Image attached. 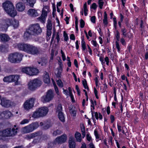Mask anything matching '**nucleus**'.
I'll use <instances>...</instances> for the list:
<instances>
[{
  "label": "nucleus",
  "instance_id": "2f4dec72",
  "mask_svg": "<svg viewBox=\"0 0 148 148\" xmlns=\"http://www.w3.org/2000/svg\"><path fill=\"white\" fill-rule=\"evenodd\" d=\"M13 19H10L9 18H6L4 21V22L6 24L8 27L9 26H11Z\"/></svg>",
  "mask_w": 148,
  "mask_h": 148
},
{
  "label": "nucleus",
  "instance_id": "5fc2aeb1",
  "mask_svg": "<svg viewBox=\"0 0 148 148\" xmlns=\"http://www.w3.org/2000/svg\"><path fill=\"white\" fill-rule=\"evenodd\" d=\"M70 113L72 116H75L76 114V111L74 110H72L70 111Z\"/></svg>",
  "mask_w": 148,
  "mask_h": 148
},
{
  "label": "nucleus",
  "instance_id": "39448f33",
  "mask_svg": "<svg viewBox=\"0 0 148 148\" xmlns=\"http://www.w3.org/2000/svg\"><path fill=\"white\" fill-rule=\"evenodd\" d=\"M28 29L32 34V35L35 36L38 35L42 32L41 28L39 25L38 23L29 25Z\"/></svg>",
  "mask_w": 148,
  "mask_h": 148
},
{
  "label": "nucleus",
  "instance_id": "603ef678",
  "mask_svg": "<svg viewBox=\"0 0 148 148\" xmlns=\"http://www.w3.org/2000/svg\"><path fill=\"white\" fill-rule=\"evenodd\" d=\"M144 26L143 25V20L141 21V23L140 24V28H141V30L142 31H143L144 30Z\"/></svg>",
  "mask_w": 148,
  "mask_h": 148
},
{
  "label": "nucleus",
  "instance_id": "423d86ee",
  "mask_svg": "<svg viewBox=\"0 0 148 148\" xmlns=\"http://www.w3.org/2000/svg\"><path fill=\"white\" fill-rule=\"evenodd\" d=\"M42 82L38 79H35L30 81L28 84L29 89L32 91L35 90L41 84Z\"/></svg>",
  "mask_w": 148,
  "mask_h": 148
},
{
  "label": "nucleus",
  "instance_id": "a878e982",
  "mask_svg": "<svg viewBox=\"0 0 148 148\" xmlns=\"http://www.w3.org/2000/svg\"><path fill=\"white\" fill-rule=\"evenodd\" d=\"M37 137V138L34 139L32 142V143L33 145L37 144L42 142V140L40 136Z\"/></svg>",
  "mask_w": 148,
  "mask_h": 148
},
{
  "label": "nucleus",
  "instance_id": "ea45409f",
  "mask_svg": "<svg viewBox=\"0 0 148 148\" xmlns=\"http://www.w3.org/2000/svg\"><path fill=\"white\" fill-rule=\"evenodd\" d=\"M82 84L84 86V87L85 89H86L88 90H89V88L87 86V81L86 79H84V80L82 81Z\"/></svg>",
  "mask_w": 148,
  "mask_h": 148
},
{
  "label": "nucleus",
  "instance_id": "9b49d317",
  "mask_svg": "<svg viewBox=\"0 0 148 148\" xmlns=\"http://www.w3.org/2000/svg\"><path fill=\"white\" fill-rule=\"evenodd\" d=\"M66 140V134H63L60 136L57 137L53 142V145L61 144L64 143Z\"/></svg>",
  "mask_w": 148,
  "mask_h": 148
},
{
  "label": "nucleus",
  "instance_id": "5701e85b",
  "mask_svg": "<svg viewBox=\"0 0 148 148\" xmlns=\"http://www.w3.org/2000/svg\"><path fill=\"white\" fill-rule=\"evenodd\" d=\"M43 80L45 83L48 84L50 82V77L49 73L46 72V73L43 77Z\"/></svg>",
  "mask_w": 148,
  "mask_h": 148
},
{
  "label": "nucleus",
  "instance_id": "69168bd1",
  "mask_svg": "<svg viewBox=\"0 0 148 148\" xmlns=\"http://www.w3.org/2000/svg\"><path fill=\"white\" fill-rule=\"evenodd\" d=\"M117 128L119 132H120L121 131V130L122 129H123V127H121V126L117 125Z\"/></svg>",
  "mask_w": 148,
  "mask_h": 148
},
{
  "label": "nucleus",
  "instance_id": "ddd939ff",
  "mask_svg": "<svg viewBox=\"0 0 148 148\" xmlns=\"http://www.w3.org/2000/svg\"><path fill=\"white\" fill-rule=\"evenodd\" d=\"M38 12H40L39 10H35L34 9H30L27 11V14L31 17H36L39 15Z\"/></svg>",
  "mask_w": 148,
  "mask_h": 148
},
{
  "label": "nucleus",
  "instance_id": "0eeeda50",
  "mask_svg": "<svg viewBox=\"0 0 148 148\" xmlns=\"http://www.w3.org/2000/svg\"><path fill=\"white\" fill-rule=\"evenodd\" d=\"M39 126L38 123L37 122L32 123L23 128V132L25 133H30L33 131Z\"/></svg>",
  "mask_w": 148,
  "mask_h": 148
},
{
  "label": "nucleus",
  "instance_id": "f257e3e1",
  "mask_svg": "<svg viewBox=\"0 0 148 148\" xmlns=\"http://www.w3.org/2000/svg\"><path fill=\"white\" fill-rule=\"evenodd\" d=\"M19 49L34 55L39 54L41 52L40 48L29 44L19 43L17 44Z\"/></svg>",
  "mask_w": 148,
  "mask_h": 148
},
{
  "label": "nucleus",
  "instance_id": "aec40b11",
  "mask_svg": "<svg viewBox=\"0 0 148 148\" xmlns=\"http://www.w3.org/2000/svg\"><path fill=\"white\" fill-rule=\"evenodd\" d=\"M16 8L19 11H23L25 9V6L22 2H19L16 5Z\"/></svg>",
  "mask_w": 148,
  "mask_h": 148
},
{
  "label": "nucleus",
  "instance_id": "9d476101",
  "mask_svg": "<svg viewBox=\"0 0 148 148\" xmlns=\"http://www.w3.org/2000/svg\"><path fill=\"white\" fill-rule=\"evenodd\" d=\"M53 97L52 90H49L47 92L46 95L43 96L41 98V100L43 103L50 101Z\"/></svg>",
  "mask_w": 148,
  "mask_h": 148
},
{
  "label": "nucleus",
  "instance_id": "09e8293b",
  "mask_svg": "<svg viewBox=\"0 0 148 148\" xmlns=\"http://www.w3.org/2000/svg\"><path fill=\"white\" fill-rule=\"evenodd\" d=\"M91 43L94 46L96 47H99V45L95 41L92 40L91 41Z\"/></svg>",
  "mask_w": 148,
  "mask_h": 148
},
{
  "label": "nucleus",
  "instance_id": "1a4fd4ad",
  "mask_svg": "<svg viewBox=\"0 0 148 148\" xmlns=\"http://www.w3.org/2000/svg\"><path fill=\"white\" fill-rule=\"evenodd\" d=\"M35 100V99L34 98H32L27 100L23 105L24 109L28 111L31 109L34 106Z\"/></svg>",
  "mask_w": 148,
  "mask_h": 148
},
{
  "label": "nucleus",
  "instance_id": "37998d69",
  "mask_svg": "<svg viewBox=\"0 0 148 148\" xmlns=\"http://www.w3.org/2000/svg\"><path fill=\"white\" fill-rule=\"evenodd\" d=\"M120 21H119L118 22V25H119L120 27H121V23L122 22V21H123V15L121 14H120Z\"/></svg>",
  "mask_w": 148,
  "mask_h": 148
},
{
  "label": "nucleus",
  "instance_id": "58836bf2",
  "mask_svg": "<svg viewBox=\"0 0 148 148\" xmlns=\"http://www.w3.org/2000/svg\"><path fill=\"white\" fill-rule=\"evenodd\" d=\"M47 29H52V23L50 20H48L47 25Z\"/></svg>",
  "mask_w": 148,
  "mask_h": 148
},
{
  "label": "nucleus",
  "instance_id": "338daca9",
  "mask_svg": "<svg viewBox=\"0 0 148 148\" xmlns=\"http://www.w3.org/2000/svg\"><path fill=\"white\" fill-rule=\"evenodd\" d=\"M96 18L95 16H92L90 18V21L91 22L93 23H95Z\"/></svg>",
  "mask_w": 148,
  "mask_h": 148
},
{
  "label": "nucleus",
  "instance_id": "20e7f679",
  "mask_svg": "<svg viewBox=\"0 0 148 148\" xmlns=\"http://www.w3.org/2000/svg\"><path fill=\"white\" fill-rule=\"evenodd\" d=\"M17 129L8 128L0 131V136L1 137H10L15 135L17 132Z\"/></svg>",
  "mask_w": 148,
  "mask_h": 148
},
{
  "label": "nucleus",
  "instance_id": "e2e57ef3",
  "mask_svg": "<svg viewBox=\"0 0 148 148\" xmlns=\"http://www.w3.org/2000/svg\"><path fill=\"white\" fill-rule=\"evenodd\" d=\"M5 119L4 111L2 112H0V119Z\"/></svg>",
  "mask_w": 148,
  "mask_h": 148
},
{
  "label": "nucleus",
  "instance_id": "13d9d810",
  "mask_svg": "<svg viewBox=\"0 0 148 148\" xmlns=\"http://www.w3.org/2000/svg\"><path fill=\"white\" fill-rule=\"evenodd\" d=\"M116 40L117 41H118L119 40V39L120 38V34L119 32L117 31L116 32Z\"/></svg>",
  "mask_w": 148,
  "mask_h": 148
},
{
  "label": "nucleus",
  "instance_id": "4be33fe9",
  "mask_svg": "<svg viewBox=\"0 0 148 148\" xmlns=\"http://www.w3.org/2000/svg\"><path fill=\"white\" fill-rule=\"evenodd\" d=\"M31 33L28 29L26 30L24 35V38L25 40H27L31 35H32V34Z\"/></svg>",
  "mask_w": 148,
  "mask_h": 148
},
{
  "label": "nucleus",
  "instance_id": "cd10ccee",
  "mask_svg": "<svg viewBox=\"0 0 148 148\" xmlns=\"http://www.w3.org/2000/svg\"><path fill=\"white\" fill-rule=\"evenodd\" d=\"M5 119H8L12 115L11 112L9 110L4 111Z\"/></svg>",
  "mask_w": 148,
  "mask_h": 148
},
{
  "label": "nucleus",
  "instance_id": "864d4df0",
  "mask_svg": "<svg viewBox=\"0 0 148 148\" xmlns=\"http://www.w3.org/2000/svg\"><path fill=\"white\" fill-rule=\"evenodd\" d=\"M64 40L65 41H67L69 39V37L67 34L64 32Z\"/></svg>",
  "mask_w": 148,
  "mask_h": 148
},
{
  "label": "nucleus",
  "instance_id": "4d7b16f0",
  "mask_svg": "<svg viewBox=\"0 0 148 148\" xmlns=\"http://www.w3.org/2000/svg\"><path fill=\"white\" fill-rule=\"evenodd\" d=\"M84 12H87L88 11V10L87 8L86 2H85V3L84 5Z\"/></svg>",
  "mask_w": 148,
  "mask_h": 148
},
{
  "label": "nucleus",
  "instance_id": "4c0bfd02",
  "mask_svg": "<svg viewBox=\"0 0 148 148\" xmlns=\"http://www.w3.org/2000/svg\"><path fill=\"white\" fill-rule=\"evenodd\" d=\"M104 18L103 19V23L105 25H107L108 24L107 21V15L106 12H104Z\"/></svg>",
  "mask_w": 148,
  "mask_h": 148
},
{
  "label": "nucleus",
  "instance_id": "2eb2a0df",
  "mask_svg": "<svg viewBox=\"0 0 148 148\" xmlns=\"http://www.w3.org/2000/svg\"><path fill=\"white\" fill-rule=\"evenodd\" d=\"M127 30L125 27L121 28V35L124 38L127 37L129 39H130L132 37V34L131 33L129 34V33H127Z\"/></svg>",
  "mask_w": 148,
  "mask_h": 148
},
{
  "label": "nucleus",
  "instance_id": "a19ab883",
  "mask_svg": "<svg viewBox=\"0 0 148 148\" xmlns=\"http://www.w3.org/2000/svg\"><path fill=\"white\" fill-rule=\"evenodd\" d=\"M57 85L60 87H62L63 86V84L61 79H58L57 81Z\"/></svg>",
  "mask_w": 148,
  "mask_h": 148
},
{
  "label": "nucleus",
  "instance_id": "e433bc0d",
  "mask_svg": "<svg viewBox=\"0 0 148 148\" xmlns=\"http://www.w3.org/2000/svg\"><path fill=\"white\" fill-rule=\"evenodd\" d=\"M81 130L82 132L83 138H84L86 135L85 128L84 125L81 126Z\"/></svg>",
  "mask_w": 148,
  "mask_h": 148
},
{
  "label": "nucleus",
  "instance_id": "c03bdc74",
  "mask_svg": "<svg viewBox=\"0 0 148 148\" xmlns=\"http://www.w3.org/2000/svg\"><path fill=\"white\" fill-rule=\"evenodd\" d=\"M29 121L28 119H24L20 123L21 124H24L25 123H28Z\"/></svg>",
  "mask_w": 148,
  "mask_h": 148
},
{
  "label": "nucleus",
  "instance_id": "bb28decb",
  "mask_svg": "<svg viewBox=\"0 0 148 148\" xmlns=\"http://www.w3.org/2000/svg\"><path fill=\"white\" fill-rule=\"evenodd\" d=\"M11 25L14 28H18L19 26V22L18 21L14 19H13Z\"/></svg>",
  "mask_w": 148,
  "mask_h": 148
},
{
  "label": "nucleus",
  "instance_id": "bf43d9fd",
  "mask_svg": "<svg viewBox=\"0 0 148 148\" xmlns=\"http://www.w3.org/2000/svg\"><path fill=\"white\" fill-rule=\"evenodd\" d=\"M113 19L114 26L115 29H116L117 27V21H116V19L115 18H113Z\"/></svg>",
  "mask_w": 148,
  "mask_h": 148
},
{
  "label": "nucleus",
  "instance_id": "f8f14e48",
  "mask_svg": "<svg viewBox=\"0 0 148 148\" xmlns=\"http://www.w3.org/2000/svg\"><path fill=\"white\" fill-rule=\"evenodd\" d=\"M12 102L6 98H3L1 99V105L3 107L8 108L11 106Z\"/></svg>",
  "mask_w": 148,
  "mask_h": 148
},
{
  "label": "nucleus",
  "instance_id": "f03ea898",
  "mask_svg": "<svg viewBox=\"0 0 148 148\" xmlns=\"http://www.w3.org/2000/svg\"><path fill=\"white\" fill-rule=\"evenodd\" d=\"M3 6L5 12L10 16L13 17L16 15V10L12 3L10 1H6L3 4Z\"/></svg>",
  "mask_w": 148,
  "mask_h": 148
},
{
  "label": "nucleus",
  "instance_id": "f3484780",
  "mask_svg": "<svg viewBox=\"0 0 148 148\" xmlns=\"http://www.w3.org/2000/svg\"><path fill=\"white\" fill-rule=\"evenodd\" d=\"M22 1L24 4L31 7H33L36 2V0H22Z\"/></svg>",
  "mask_w": 148,
  "mask_h": 148
},
{
  "label": "nucleus",
  "instance_id": "7ed1b4c3",
  "mask_svg": "<svg viewBox=\"0 0 148 148\" xmlns=\"http://www.w3.org/2000/svg\"><path fill=\"white\" fill-rule=\"evenodd\" d=\"M49 111L47 107H42L35 111L33 114L32 117L34 118L42 117L46 116Z\"/></svg>",
  "mask_w": 148,
  "mask_h": 148
},
{
  "label": "nucleus",
  "instance_id": "680f3d73",
  "mask_svg": "<svg viewBox=\"0 0 148 148\" xmlns=\"http://www.w3.org/2000/svg\"><path fill=\"white\" fill-rule=\"evenodd\" d=\"M116 47L118 51L119 52L120 51V46L118 41H116Z\"/></svg>",
  "mask_w": 148,
  "mask_h": 148
},
{
  "label": "nucleus",
  "instance_id": "412c9836",
  "mask_svg": "<svg viewBox=\"0 0 148 148\" xmlns=\"http://www.w3.org/2000/svg\"><path fill=\"white\" fill-rule=\"evenodd\" d=\"M69 148H75V144L74 142V138L73 137H70L69 141Z\"/></svg>",
  "mask_w": 148,
  "mask_h": 148
},
{
  "label": "nucleus",
  "instance_id": "6e6552de",
  "mask_svg": "<svg viewBox=\"0 0 148 148\" xmlns=\"http://www.w3.org/2000/svg\"><path fill=\"white\" fill-rule=\"evenodd\" d=\"M19 76L17 75H10L5 77L3 79V81L5 82L11 83L14 82L15 85L18 84V80Z\"/></svg>",
  "mask_w": 148,
  "mask_h": 148
},
{
  "label": "nucleus",
  "instance_id": "6ab92c4d",
  "mask_svg": "<svg viewBox=\"0 0 148 148\" xmlns=\"http://www.w3.org/2000/svg\"><path fill=\"white\" fill-rule=\"evenodd\" d=\"M40 132L39 131L35 132L27 135V137L29 139L33 138L36 137L40 136Z\"/></svg>",
  "mask_w": 148,
  "mask_h": 148
},
{
  "label": "nucleus",
  "instance_id": "052dcab7",
  "mask_svg": "<svg viewBox=\"0 0 148 148\" xmlns=\"http://www.w3.org/2000/svg\"><path fill=\"white\" fill-rule=\"evenodd\" d=\"M49 9V7L47 5L43 6V8L42 9V10L45 11V10L47 12Z\"/></svg>",
  "mask_w": 148,
  "mask_h": 148
},
{
  "label": "nucleus",
  "instance_id": "79ce46f5",
  "mask_svg": "<svg viewBox=\"0 0 148 148\" xmlns=\"http://www.w3.org/2000/svg\"><path fill=\"white\" fill-rule=\"evenodd\" d=\"M53 85L54 86L55 90L57 94L58 95H59V92L58 90V89L56 85V84L55 83H53Z\"/></svg>",
  "mask_w": 148,
  "mask_h": 148
},
{
  "label": "nucleus",
  "instance_id": "f704fd0d",
  "mask_svg": "<svg viewBox=\"0 0 148 148\" xmlns=\"http://www.w3.org/2000/svg\"><path fill=\"white\" fill-rule=\"evenodd\" d=\"M62 105L61 104H59L56 107V113H59L62 112Z\"/></svg>",
  "mask_w": 148,
  "mask_h": 148
},
{
  "label": "nucleus",
  "instance_id": "de8ad7c7",
  "mask_svg": "<svg viewBox=\"0 0 148 148\" xmlns=\"http://www.w3.org/2000/svg\"><path fill=\"white\" fill-rule=\"evenodd\" d=\"M98 2L99 7L100 9H102V6H103V2L102 1V0H99Z\"/></svg>",
  "mask_w": 148,
  "mask_h": 148
},
{
  "label": "nucleus",
  "instance_id": "0e129e2a",
  "mask_svg": "<svg viewBox=\"0 0 148 148\" xmlns=\"http://www.w3.org/2000/svg\"><path fill=\"white\" fill-rule=\"evenodd\" d=\"M97 7V6L96 4L95 3H93L92 4L90 8L94 9H96Z\"/></svg>",
  "mask_w": 148,
  "mask_h": 148
},
{
  "label": "nucleus",
  "instance_id": "dca6fc26",
  "mask_svg": "<svg viewBox=\"0 0 148 148\" xmlns=\"http://www.w3.org/2000/svg\"><path fill=\"white\" fill-rule=\"evenodd\" d=\"M47 12L46 11L42 10V14L41 16L38 18L40 21L42 23H44L45 20L46 18L47 17Z\"/></svg>",
  "mask_w": 148,
  "mask_h": 148
},
{
  "label": "nucleus",
  "instance_id": "6e6d98bb",
  "mask_svg": "<svg viewBox=\"0 0 148 148\" xmlns=\"http://www.w3.org/2000/svg\"><path fill=\"white\" fill-rule=\"evenodd\" d=\"M94 134L95 136L96 139H99V135L96 130H95L94 131Z\"/></svg>",
  "mask_w": 148,
  "mask_h": 148
},
{
  "label": "nucleus",
  "instance_id": "a211bd4d",
  "mask_svg": "<svg viewBox=\"0 0 148 148\" xmlns=\"http://www.w3.org/2000/svg\"><path fill=\"white\" fill-rule=\"evenodd\" d=\"M16 53H12L9 55L8 57V60L12 63H16Z\"/></svg>",
  "mask_w": 148,
  "mask_h": 148
},
{
  "label": "nucleus",
  "instance_id": "393cba45",
  "mask_svg": "<svg viewBox=\"0 0 148 148\" xmlns=\"http://www.w3.org/2000/svg\"><path fill=\"white\" fill-rule=\"evenodd\" d=\"M16 63H19L22 60L23 56L21 53L17 52H16Z\"/></svg>",
  "mask_w": 148,
  "mask_h": 148
},
{
  "label": "nucleus",
  "instance_id": "c85d7f7f",
  "mask_svg": "<svg viewBox=\"0 0 148 148\" xmlns=\"http://www.w3.org/2000/svg\"><path fill=\"white\" fill-rule=\"evenodd\" d=\"M47 62V60L45 58H42L40 62H38L39 64H41L42 66H45Z\"/></svg>",
  "mask_w": 148,
  "mask_h": 148
},
{
  "label": "nucleus",
  "instance_id": "49530a36",
  "mask_svg": "<svg viewBox=\"0 0 148 148\" xmlns=\"http://www.w3.org/2000/svg\"><path fill=\"white\" fill-rule=\"evenodd\" d=\"M6 49L4 45H2L0 46V51L3 52L5 51Z\"/></svg>",
  "mask_w": 148,
  "mask_h": 148
},
{
  "label": "nucleus",
  "instance_id": "72a5a7b5",
  "mask_svg": "<svg viewBox=\"0 0 148 148\" xmlns=\"http://www.w3.org/2000/svg\"><path fill=\"white\" fill-rule=\"evenodd\" d=\"M58 116L59 119L62 122L64 121L65 118L62 112L58 113Z\"/></svg>",
  "mask_w": 148,
  "mask_h": 148
},
{
  "label": "nucleus",
  "instance_id": "774afa93",
  "mask_svg": "<svg viewBox=\"0 0 148 148\" xmlns=\"http://www.w3.org/2000/svg\"><path fill=\"white\" fill-rule=\"evenodd\" d=\"M52 29H47V36L49 37L50 36L51 34V30Z\"/></svg>",
  "mask_w": 148,
  "mask_h": 148
},
{
  "label": "nucleus",
  "instance_id": "c9c22d12",
  "mask_svg": "<svg viewBox=\"0 0 148 148\" xmlns=\"http://www.w3.org/2000/svg\"><path fill=\"white\" fill-rule=\"evenodd\" d=\"M62 133L61 130H57L54 131L53 133V135L54 136H56L58 135H60Z\"/></svg>",
  "mask_w": 148,
  "mask_h": 148
},
{
  "label": "nucleus",
  "instance_id": "3c124183",
  "mask_svg": "<svg viewBox=\"0 0 148 148\" xmlns=\"http://www.w3.org/2000/svg\"><path fill=\"white\" fill-rule=\"evenodd\" d=\"M90 102L91 103V105L90 106L91 107H92L93 109L94 110L95 109L94 104H95V105L96 104V102L95 101L94 102L93 101L91 100L90 101Z\"/></svg>",
  "mask_w": 148,
  "mask_h": 148
},
{
  "label": "nucleus",
  "instance_id": "c756f323",
  "mask_svg": "<svg viewBox=\"0 0 148 148\" xmlns=\"http://www.w3.org/2000/svg\"><path fill=\"white\" fill-rule=\"evenodd\" d=\"M75 137L77 141L81 142L82 140L81 135V134L78 132H77L75 134Z\"/></svg>",
  "mask_w": 148,
  "mask_h": 148
},
{
  "label": "nucleus",
  "instance_id": "473e14b6",
  "mask_svg": "<svg viewBox=\"0 0 148 148\" xmlns=\"http://www.w3.org/2000/svg\"><path fill=\"white\" fill-rule=\"evenodd\" d=\"M8 27L5 23H0V28L2 30H6L7 29Z\"/></svg>",
  "mask_w": 148,
  "mask_h": 148
},
{
  "label": "nucleus",
  "instance_id": "b1692460",
  "mask_svg": "<svg viewBox=\"0 0 148 148\" xmlns=\"http://www.w3.org/2000/svg\"><path fill=\"white\" fill-rule=\"evenodd\" d=\"M29 72V75L32 76L36 75L38 73V71L36 68H31Z\"/></svg>",
  "mask_w": 148,
  "mask_h": 148
},
{
  "label": "nucleus",
  "instance_id": "7c9ffc66",
  "mask_svg": "<svg viewBox=\"0 0 148 148\" xmlns=\"http://www.w3.org/2000/svg\"><path fill=\"white\" fill-rule=\"evenodd\" d=\"M31 68L29 67H25L22 69V71L26 74L29 75V72L31 70Z\"/></svg>",
  "mask_w": 148,
  "mask_h": 148
},
{
  "label": "nucleus",
  "instance_id": "a18cd8bd",
  "mask_svg": "<svg viewBox=\"0 0 148 148\" xmlns=\"http://www.w3.org/2000/svg\"><path fill=\"white\" fill-rule=\"evenodd\" d=\"M58 70V72L57 74H56V76L58 77H60L61 73L62 72V71L61 69H57Z\"/></svg>",
  "mask_w": 148,
  "mask_h": 148
},
{
  "label": "nucleus",
  "instance_id": "4468645a",
  "mask_svg": "<svg viewBox=\"0 0 148 148\" xmlns=\"http://www.w3.org/2000/svg\"><path fill=\"white\" fill-rule=\"evenodd\" d=\"M10 39L7 34L5 33H0V41L3 42H6L8 41Z\"/></svg>",
  "mask_w": 148,
  "mask_h": 148
},
{
  "label": "nucleus",
  "instance_id": "8fccbe9b",
  "mask_svg": "<svg viewBox=\"0 0 148 148\" xmlns=\"http://www.w3.org/2000/svg\"><path fill=\"white\" fill-rule=\"evenodd\" d=\"M85 25V23L84 20L81 19L80 20V27L82 28H83L84 27Z\"/></svg>",
  "mask_w": 148,
  "mask_h": 148
}]
</instances>
